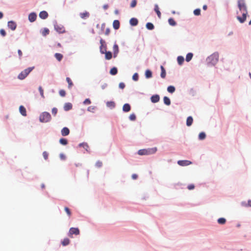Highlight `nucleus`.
Returning a JSON list of instances; mask_svg holds the SVG:
<instances>
[{"instance_id":"a211bd4d","label":"nucleus","mask_w":251,"mask_h":251,"mask_svg":"<svg viewBox=\"0 0 251 251\" xmlns=\"http://www.w3.org/2000/svg\"><path fill=\"white\" fill-rule=\"evenodd\" d=\"M72 104L70 102L66 103L64 106V109L65 111H69L72 108Z\"/></svg>"},{"instance_id":"7c9ffc66","label":"nucleus","mask_w":251,"mask_h":251,"mask_svg":"<svg viewBox=\"0 0 251 251\" xmlns=\"http://www.w3.org/2000/svg\"><path fill=\"white\" fill-rule=\"evenodd\" d=\"M242 205L245 207H251V200H249L248 202H242Z\"/></svg>"},{"instance_id":"c03bdc74","label":"nucleus","mask_w":251,"mask_h":251,"mask_svg":"<svg viewBox=\"0 0 251 251\" xmlns=\"http://www.w3.org/2000/svg\"><path fill=\"white\" fill-rule=\"evenodd\" d=\"M132 79L134 81H137L139 79L138 74L136 73L134 74L132 76Z\"/></svg>"},{"instance_id":"2f4dec72","label":"nucleus","mask_w":251,"mask_h":251,"mask_svg":"<svg viewBox=\"0 0 251 251\" xmlns=\"http://www.w3.org/2000/svg\"><path fill=\"white\" fill-rule=\"evenodd\" d=\"M193 54L192 53H188L186 56V61L187 62L190 61L192 57H193Z\"/></svg>"},{"instance_id":"1a4fd4ad","label":"nucleus","mask_w":251,"mask_h":251,"mask_svg":"<svg viewBox=\"0 0 251 251\" xmlns=\"http://www.w3.org/2000/svg\"><path fill=\"white\" fill-rule=\"evenodd\" d=\"M8 26L12 30H14L16 28L17 25L15 22L11 21L8 22Z\"/></svg>"},{"instance_id":"8fccbe9b","label":"nucleus","mask_w":251,"mask_h":251,"mask_svg":"<svg viewBox=\"0 0 251 251\" xmlns=\"http://www.w3.org/2000/svg\"><path fill=\"white\" fill-rule=\"evenodd\" d=\"M96 166L98 168H100L102 165V163L100 161H98L95 164Z\"/></svg>"},{"instance_id":"052dcab7","label":"nucleus","mask_w":251,"mask_h":251,"mask_svg":"<svg viewBox=\"0 0 251 251\" xmlns=\"http://www.w3.org/2000/svg\"><path fill=\"white\" fill-rule=\"evenodd\" d=\"M119 88L121 89H124L125 87V84L123 82H121L119 85Z\"/></svg>"},{"instance_id":"774afa93","label":"nucleus","mask_w":251,"mask_h":251,"mask_svg":"<svg viewBox=\"0 0 251 251\" xmlns=\"http://www.w3.org/2000/svg\"><path fill=\"white\" fill-rule=\"evenodd\" d=\"M207 7L206 5H204L202 7L203 9L204 10H206L207 9Z\"/></svg>"},{"instance_id":"69168bd1","label":"nucleus","mask_w":251,"mask_h":251,"mask_svg":"<svg viewBox=\"0 0 251 251\" xmlns=\"http://www.w3.org/2000/svg\"><path fill=\"white\" fill-rule=\"evenodd\" d=\"M18 53L20 58H21L22 56V54H23L22 51L20 50H18Z\"/></svg>"},{"instance_id":"423d86ee","label":"nucleus","mask_w":251,"mask_h":251,"mask_svg":"<svg viewBox=\"0 0 251 251\" xmlns=\"http://www.w3.org/2000/svg\"><path fill=\"white\" fill-rule=\"evenodd\" d=\"M79 230L78 228L71 227L69 231L68 235L70 237H73V235H77L79 234Z\"/></svg>"},{"instance_id":"c756f323","label":"nucleus","mask_w":251,"mask_h":251,"mask_svg":"<svg viewBox=\"0 0 251 251\" xmlns=\"http://www.w3.org/2000/svg\"><path fill=\"white\" fill-rule=\"evenodd\" d=\"M106 105L107 107H110V108H114L115 106V103L114 101H107L106 102Z\"/></svg>"},{"instance_id":"680f3d73","label":"nucleus","mask_w":251,"mask_h":251,"mask_svg":"<svg viewBox=\"0 0 251 251\" xmlns=\"http://www.w3.org/2000/svg\"><path fill=\"white\" fill-rule=\"evenodd\" d=\"M110 32V29L109 28H106L105 31V34L106 35H109Z\"/></svg>"},{"instance_id":"39448f33","label":"nucleus","mask_w":251,"mask_h":251,"mask_svg":"<svg viewBox=\"0 0 251 251\" xmlns=\"http://www.w3.org/2000/svg\"><path fill=\"white\" fill-rule=\"evenodd\" d=\"M34 67H29L22 71L18 76V78L20 80L25 79L27 75L32 71Z\"/></svg>"},{"instance_id":"c85d7f7f","label":"nucleus","mask_w":251,"mask_h":251,"mask_svg":"<svg viewBox=\"0 0 251 251\" xmlns=\"http://www.w3.org/2000/svg\"><path fill=\"white\" fill-rule=\"evenodd\" d=\"M145 76H146V77L147 78L151 77H152L151 72L149 70H146V72H145Z\"/></svg>"},{"instance_id":"4be33fe9","label":"nucleus","mask_w":251,"mask_h":251,"mask_svg":"<svg viewBox=\"0 0 251 251\" xmlns=\"http://www.w3.org/2000/svg\"><path fill=\"white\" fill-rule=\"evenodd\" d=\"M104 54H105V58L107 60H110L112 57V54L110 51H106Z\"/></svg>"},{"instance_id":"7ed1b4c3","label":"nucleus","mask_w":251,"mask_h":251,"mask_svg":"<svg viewBox=\"0 0 251 251\" xmlns=\"http://www.w3.org/2000/svg\"><path fill=\"white\" fill-rule=\"evenodd\" d=\"M157 151L156 147L148 149H142L138 151V153L140 155L153 154Z\"/></svg>"},{"instance_id":"603ef678","label":"nucleus","mask_w":251,"mask_h":251,"mask_svg":"<svg viewBox=\"0 0 251 251\" xmlns=\"http://www.w3.org/2000/svg\"><path fill=\"white\" fill-rule=\"evenodd\" d=\"M129 118L131 121H134L136 119V116L134 114H131L130 115Z\"/></svg>"},{"instance_id":"bb28decb","label":"nucleus","mask_w":251,"mask_h":251,"mask_svg":"<svg viewBox=\"0 0 251 251\" xmlns=\"http://www.w3.org/2000/svg\"><path fill=\"white\" fill-rule=\"evenodd\" d=\"M160 68H161V74H160L161 77L163 78H164L166 76L165 70L162 66H161Z\"/></svg>"},{"instance_id":"4d7b16f0","label":"nucleus","mask_w":251,"mask_h":251,"mask_svg":"<svg viewBox=\"0 0 251 251\" xmlns=\"http://www.w3.org/2000/svg\"><path fill=\"white\" fill-rule=\"evenodd\" d=\"M187 188L190 190H193L195 188V185L193 184H189L187 186Z\"/></svg>"},{"instance_id":"a19ab883","label":"nucleus","mask_w":251,"mask_h":251,"mask_svg":"<svg viewBox=\"0 0 251 251\" xmlns=\"http://www.w3.org/2000/svg\"><path fill=\"white\" fill-rule=\"evenodd\" d=\"M79 146L83 147L86 151H88V149L89 148V146L87 143H80V144H79Z\"/></svg>"},{"instance_id":"6e6552de","label":"nucleus","mask_w":251,"mask_h":251,"mask_svg":"<svg viewBox=\"0 0 251 251\" xmlns=\"http://www.w3.org/2000/svg\"><path fill=\"white\" fill-rule=\"evenodd\" d=\"M177 164L181 166H188L192 164V162L189 160H179Z\"/></svg>"},{"instance_id":"0eeeda50","label":"nucleus","mask_w":251,"mask_h":251,"mask_svg":"<svg viewBox=\"0 0 251 251\" xmlns=\"http://www.w3.org/2000/svg\"><path fill=\"white\" fill-rule=\"evenodd\" d=\"M100 52L101 54H104L106 51L107 47L105 41L101 39L100 40Z\"/></svg>"},{"instance_id":"5701e85b","label":"nucleus","mask_w":251,"mask_h":251,"mask_svg":"<svg viewBox=\"0 0 251 251\" xmlns=\"http://www.w3.org/2000/svg\"><path fill=\"white\" fill-rule=\"evenodd\" d=\"M193 122V118L191 116H189L187 118L186 120V125L188 126H190L192 125Z\"/></svg>"},{"instance_id":"dca6fc26","label":"nucleus","mask_w":251,"mask_h":251,"mask_svg":"<svg viewBox=\"0 0 251 251\" xmlns=\"http://www.w3.org/2000/svg\"><path fill=\"white\" fill-rule=\"evenodd\" d=\"M120 22L118 20H115L113 21V26L115 29H116V30L118 29L120 27Z\"/></svg>"},{"instance_id":"e2e57ef3","label":"nucleus","mask_w":251,"mask_h":251,"mask_svg":"<svg viewBox=\"0 0 251 251\" xmlns=\"http://www.w3.org/2000/svg\"><path fill=\"white\" fill-rule=\"evenodd\" d=\"M107 86V84L106 83H103L101 85V87L102 89H104L106 88Z\"/></svg>"},{"instance_id":"72a5a7b5","label":"nucleus","mask_w":251,"mask_h":251,"mask_svg":"<svg viewBox=\"0 0 251 251\" xmlns=\"http://www.w3.org/2000/svg\"><path fill=\"white\" fill-rule=\"evenodd\" d=\"M167 91L171 93H173L175 91V88L173 86H169L167 88Z\"/></svg>"},{"instance_id":"f03ea898","label":"nucleus","mask_w":251,"mask_h":251,"mask_svg":"<svg viewBox=\"0 0 251 251\" xmlns=\"http://www.w3.org/2000/svg\"><path fill=\"white\" fill-rule=\"evenodd\" d=\"M219 60V53L214 52L207 58V61L208 63L212 65H215Z\"/></svg>"},{"instance_id":"b1692460","label":"nucleus","mask_w":251,"mask_h":251,"mask_svg":"<svg viewBox=\"0 0 251 251\" xmlns=\"http://www.w3.org/2000/svg\"><path fill=\"white\" fill-rule=\"evenodd\" d=\"M154 11L156 13L158 18H160L161 14L160 11H159V7L157 4H155L154 6Z\"/></svg>"},{"instance_id":"393cba45","label":"nucleus","mask_w":251,"mask_h":251,"mask_svg":"<svg viewBox=\"0 0 251 251\" xmlns=\"http://www.w3.org/2000/svg\"><path fill=\"white\" fill-rule=\"evenodd\" d=\"M54 56L58 61H60L63 58V55L59 53H56Z\"/></svg>"},{"instance_id":"ea45409f","label":"nucleus","mask_w":251,"mask_h":251,"mask_svg":"<svg viewBox=\"0 0 251 251\" xmlns=\"http://www.w3.org/2000/svg\"><path fill=\"white\" fill-rule=\"evenodd\" d=\"M218 222L219 224L223 225L226 223V220L224 218H220L218 220Z\"/></svg>"},{"instance_id":"f704fd0d","label":"nucleus","mask_w":251,"mask_h":251,"mask_svg":"<svg viewBox=\"0 0 251 251\" xmlns=\"http://www.w3.org/2000/svg\"><path fill=\"white\" fill-rule=\"evenodd\" d=\"M66 81L68 83V88H71L73 85V83L70 78L67 77L66 78Z\"/></svg>"},{"instance_id":"0e129e2a","label":"nucleus","mask_w":251,"mask_h":251,"mask_svg":"<svg viewBox=\"0 0 251 251\" xmlns=\"http://www.w3.org/2000/svg\"><path fill=\"white\" fill-rule=\"evenodd\" d=\"M132 179H136L138 177V175L136 174H133L131 176Z\"/></svg>"},{"instance_id":"a18cd8bd","label":"nucleus","mask_w":251,"mask_h":251,"mask_svg":"<svg viewBox=\"0 0 251 251\" xmlns=\"http://www.w3.org/2000/svg\"><path fill=\"white\" fill-rule=\"evenodd\" d=\"M64 210H65V212L67 213L68 216L69 217H70L71 215V212L70 209L67 207H65L64 208Z\"/></svg>"},{"instance_id":"6ab92c4d","label":"nucleus","mask_w":251,"mask_h":251,"mask_svg":"<svg viewBox=\"0 0 251 251\" xmlns=\"http://www.w3.org/2000/svg\"><path fill=\"white\" fill-rule=\"evenodd\" d=\"M130 109V105L128 103H126L123 105V110L125 112L129 111Z\"/></svg>"},{"instance_id":"aec40b11","label":"nucleus","mask_w":251,"mask_h":251,"mask_svg":"<svg viewBox=\"0 0 251 251\" xmlns=\"http://www.w3.org/2000/svg\"><path fill=\"white\" fill-rule=\"evenodd\" d=\"M89 13L88 12L85 11L84 12L80 13L79 14L80 17L83 19H85L89 17Z\"/></svg>"},{"instance_id":"9d476101","label":"nucleus","mask_w":251,"mask_h":251,"mask_svg":"<svg viewBox=\"0 0 251 251\" xmlns=\"http://www.w3.org/2000/svg\"><path fill=\"white\" fill-rule=\"evenodd\" d=\"M61 133V135L63 136H67L70 133V130L68 127H65L62 129Z\"/></svg>"},{"instance_id":"9b49d317","label":"nucleus","mask_w":251,"mask_h":251,"mask_svg":"<svg viewBox=\"0 0 251 251\" xmlns=\"http://www.w3.org/2000/svg\"><path fill=\"white\" fill-rule=\"evenodd\" d=\"M55 29L59 33H62L65 32V28L62 25H55L54 26Z\"/></svg>"},{"instance_id":"473e14b6","label":"nucleus","mask_w":251,"mask_h":251,"mask_svg":"<svg viewBox=\"0 0 251 251\" xmlns=\"http://www.w3.org/2000/svg\"><path fill=\"white\" fill-rule=\"evenodd\" d=\"M118 71L116 67H113L110 71V73L112 75H115L117 74Z\"/></svg>"},{"instance_id":"bf43d9fd","label":"nucleus","mask_w":251,"mask_h":251,"mask_svg":"<svg viewBox=\"0 0 251 251\" xmlns=\"http://www.w3.org/2000/svg\"><path fill=\"white\" fill-rule=\"evenodd\" d=\"M0 33L2 36H5L6 35V32L3 29H1L0 30Z\"/></svg>"},{"instance_id":"412c9836","label":"nucleus","mask_w":251,"mask_h":251,"mask_svg":"<svg viewBox=\"0 0 251 251\" xmlns=\"http://www.w3.org/2000/svg\"><path fill=\"white\" fill-rule=\"evenodd\" d=\"M130 24L132 26H135L137 25L138 21L137 19L132 18L129 21Z\"/></svg>"},{"instance_id":"20e7f679","label":"nucleus","mask_w":251,"mask_h":251,"mask_svg":"<svg viewBox=\"0 0 251 251\" xmlns=\"http://www.w3.org/2000/svg\"><path fill=\"white\" fill-rule=\"evenodd\" d=\"M51 115L49 112H44L39 116V120L41 123H47L51 120Z\"/></svg>"},{"instance_id":"4468645a","label":"nucleus","mask_w":251,"mask_h":251,"mask_svg":"<svg viewBox=\"0 0 251 251\" xmlns=\"http://www.w3.org/2000/svg\"><path fill=\"white\" fill-rule=\"evenodd\" d=\"M113 50L114 52V57H116L119 52V47L118 45L116 44L114 45Z\"/></svg>"},{"instance_id":"e433bc0d","label":"nucleus","mask_w":251,"mask_h":251,"mask_svg":"<svg viewBox=\"0 0 251 251\" xmlns=\"http://www.w3.org/2000/svg\"><path fill=\"white\" fill-rule=\"evenodd\" d=\"M177 62L179 65H181L184 62V58L181 56H179L177 58Z\"/></svg>"},{"instance_id":"f3484780","label":"nucleus","mask_w":251,"mask_h":251,"mask_svg":"<svg viewBox=\"0 0 251 251\" xmlns=\"http://www.w3.org/2000/svg\"><path fill=\"white\" fill-rule=\"evenodd\" d=\"M19 111L21 113V114L24 116H26V109L25 108V107L23 106V105H21L19 107Z\"/></svg>"},{"instance_id":"13d9d810","label":"nucleus","mask_w":251,"mask_h":251,"mask_svg":"<svg viewBox=\"0 0 251 251\" xmlns=\"http://www.w3.org/2000/svg\"><path fill=\"white\" fill-rule=\"evenodd\" d=\"M95 107L94 106H90L89 107H88V111H90V112H93L94 110H95Z\"/></svg>"},{"instance_id":"cd10ccee","label":"nucleus","mask_w":251,"mask_h":251,"mask_svg":"<svg viewBox=\"0 0 251 251\" xmlns=\"http://www.w3.org/2000/svg\"><path fill=\"white\" fill-rule=\"evenodd\" d=\"M61 243L62 245L64 246H67L69 244L70 240L67 238H64L63 240L62 241Z\"/></svg>"},{"instance_id":"c9c22d12","label":"nucleus","mask_w":251,"mask_h":251,"mask_svg":"<svg viewBox=\"0 0 251 251\" xmlns=\"http://www.w3.org/2000/svg\"><path fill=\"white\" fill-rule=\"evenodd\" d=\"M146 27L149 30H152L154 28V25L151 23H148L146 24Z\"/></svg>"},{"instance_id":"864d4df0","label":"nucleus","mask_w":251,"mask_h":251,"mask_svg":"<svg viewBox=\"0 0 251 251\" xmlns=\"http://www.w3.org/2000/svg\"><path fill=\"white\" fill-rule=\"evenodd\" d=\"M57 111H58V110H57V109L56 108H55V107H54V108H53L52 109V111H51V112H52V114L54 116L56 115V114H57Z\"/></svg>"},{"instance_id":"79ce46f5","label":"nucleus","mask_w":251,"mask_h":251,"mask_svg":"<svg viewBox=\"0 0 251 251\" xmlns=\"http://www.w3.org/2000/svg\"><path fill=\"white\" fill-rule=\"evenodd\" d=\"M50 32V31L49 29L47 28H45L42 31V34L43 36H46L47 35L49 34Z\"/></svg>"},{"instance_id":"5fc2aeb1","label":"nucleus","mask_w":251,"mask_h":251,"mask_svg":"<svg viewBox=\"0 0 251 251\" xmlns=\"http://www.w3.org/2000/svg\"><path fill=\"white\" fill-rule=\"evenodd\" d=\"M43 157L45 160H47L48 158V153L47 151H44L43 152Z\"/></svg>"},{"instance_id":"f8f14e48","label":"nucleus","mask_w":251,"mask_h":251,"mask_svg":"<svg viewBox=\"0 0 251 251\" xmlns=\"http://www.w3.org/2000/svg\"><path fill=\"white\" fill-rule=\"evenodd\" d=\"M37 16L35 13H31L28 15V20L31 22H34L36 19Z\"/></svg>"},{"instance_id":"6e6d98bb","label":"nucleus","mask_w":251,"mask_h":251,"mask_svg":"<svg viewBox=\"0 0 251 251\" xmlns=\"http://www.w3.org/2000/svg\"><path fill=\"white\" fill-rule=\"evenodd\" d=\"M91 103V100L89 99H86L85 100L83 101V103L84 104H89Z\"/></svg>"},{"instance_id":"de8ad7c7","label":"nucleus","mask_w":251,"mask_h":251,"mask_svg":"<svg viewBox=\"0 0 251 251\" xmlns=\"http://www.w3.org/2000/svg\"><path fill=\"white\" fill-rule=\"evenodd\" d=\"M39 91L40 92V95H41V97L43 98H44L45 97H44V90L42 89L41 86H39Z\"/></svg>"},{"instance_id":"49530a36","label":"nucleus","mask_w":251,"mask_h":251,"mask_svg":"<svg viewBox=\"0 0 251 251\" xmlns=\"http://www.w3.org/2000/svg\"><path fill=\"white\" fill-rule=\"evenodd\" d=\"M194 14L196 16H199L201 14V10L200 9H196L194 11Z\"/></svg>"},{"instance_id":"37998d69","label":"nucleus","mask_w":251,"mask_h":251,"mask_svg":"<svg viewBox=\"0 0 251 251\" xmlns=\"http://www.w3.org/2000/svg\"><path fill=\"white\" fill-rule=\"evenodd\" d=\"M206 135L204 132H201L199 135V138L200 140H203L205 139Z\"/></svg>"},{"instance_id":"4c0bfd02","label":"nucleus","mask_w":251,"mask_h":251,"mask_svg":"<svg viewBox=\"0 0 251 251\" xmlns=\"http://www.w3.org/2000/svg\"><path fill=\"white\" fill-rule=\"evenodd\" d=\"M59 143L63 145H66L68 144V141L65 138H61L59 140Z\"/></svg>"},{"instance_id":"2eb2a0df","label":"nucleus","mask_w":251,"mask_h":251,"mask_svg":"<svg viewBox=\"0 0 251 251\" xmlns=\"http://www.w3.org/2000/svg\"><path fill=\"white\" fill-rule=\"evenodd\" d=\"M39 17L42 19H46L48 17V13L45 11H42L39 13Z\"/></svg>"},{"instance_id":"338daca9","label":"nucleus","mask_w":251,"mask_h":251,"mask_svg":"<svg viewBox=\"0 0 251 251\" xmlns=\"http://www.w3.org/2000/svg\"><path fill=\"white\" fill-rule=\"evenodd\" d=\"M108 8V4H104V5L103 6V8L104 10H106Z\"/></svg>"},{"instance_id":"f257e3e1","label":"nucleus","mask_w":251,"mask_h":251,"mask_svg":"<svg viewBox=\"0 0 251 251\" xmlns=\"http://www.w3.org/2000/svg\"><path fill=\"white\" fill-rule=\"evenodd\" d=\"M238 7L239 10L242 13V17L237 16V19L240 23H243L246 20L247 15L248 14L247 8L245 0H238Z\"/></svg>"},{"instance_id":"3c124183","label":"nucleus","mask_w":251,"mask_h":251,"mask_svg":"<svg viewBox=\"0 0 251 251\" xmlns=\"http://www.w3.org/2000/svg\"><path fill=\"white\" fill-rule=\"evenodd\" d=\"M59 95L61 96V97H65V95H66V92L65 90H60L59 91Z\"/></svg>"},{"instance_id":"a878e982","label":"nucleus","mask_w":251,"mask_h":251,"mask_svg":"<svg viewBox=\"0 0 251 251\" xmlns=\"http://www.w3.org/2000/svg\"><path fill=\"white\" fill-rule=\"evenodd\" d=\"M163 101L164 103L167 105H170L171 104V101L170 99L166 96L164 97Z\"/></svg>"},{"instance_id":"09e8293b","label":"nucleus","mask_w":251,"mask_h":251,"mask_svg":"<svg viewBox=\"0 0 251 251\" xmlns=\"http://www.w3.org/2000/svg\"><path fill=\"white\" fill-rule=\"evenodd\" d=\"M136 4H137L136 0H132L131 2V4H130V7L131 8H133L136 6Z\"/></svg>"},{"instance_id":"ddd939ff","label":"nucleus","mask_w":251,"mask_h":251,"mask_svg":"<svg viewBox=\"0 0 251 251\" xmlns=\"http://www.w3.org/2000/svg\"><path fill=\"white\" fill-rule=\"evenodd\" d=\"M159 100H160V97H159V96L158 95H153L151 97V101L153 103L157 102L158 101H159Z\"/></svg>"},{"instance_id":"58836bf2","label":"nucleus","mask_w":251,"mask_h":251,"mask_svg":"<svg viewBox=\"0 0 251 251\" xmlns=\"http://www.w3.org/2000/svg\"><path fill=\"white\" fill-rule=\"evenodd\" d=\"M168 22H169V24L172 26H175L176 24V22L173 18H170L168 20Z\"/></svg>"}]
</instances>
